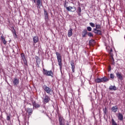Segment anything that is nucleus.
Segmentation results:
<instances>
[{"mask_svg": "<svg viewBox=\"0 0 125 125\" xmlns=\"http://www.w3.org/2000/svg\"><path fill=\"white\" fill-rule=\"evenodd\" d=\"M108 81H109V79H108L107 77H104L103 78H102V83H105L106 82H108Z\"/></svg>", "mask_w": 125, "mask_h": 125, "instance_id": "21", "label": "nucleus"}, {"mask_svg": "<svg viewBox=\"0 0 125 125\" xmlns=\"http://www.w3.org/2000/svg\"><path fill=\"white\" fill-rule=\"evenodd\" d=\"M110 61L112 64V65H115V60L114 59V57L113 56H110Z\"/></svg>", "mask_w": 125, "mask_h": 125, "instance_id": "24", "label": "nucleus"}, {"mask_svg": "<svg viewBox=\"0 0 125 125\" xmlns=\"http://www.w3.org/2000/svg\"><path fill=\"white\" fill-rule=\"evenodd\" d=\"M109 54L110 55V56H114V55L113 54V49H110V50H108Z\"/></svg>", "mask_w": 125, "mask_h": 125, "instance_id": "28", "label": "nucleus"}, {"mask_svg": "<svg viewBox=\"0 0 125 125\" xmlns=\"http://www.w3.org/2000/svg\"><path fill=\"white\" fill-rule=\"evenodd\" d=\"M109 89L110 90H117V87L115 86L111 85L109 87Z\"/></svg>", "mask_w": 125, "mask_h": 125, "instance_id": "23", "label": "nucleus"}, {"mask_svg": "<svg viewBox=\"0 0 125 125\" xmlns=\"http://www.w3.org/2000/svg\"><path fill=\"white\" fill-rule=\"evenodd\" d=\"M112 112L114 113H116V112L118 111V107L117 106H113L111 108Z\"/></svg>", "mask_w": 125, "mask_h": 125, "instance_id": "22", "label": "nucleus"}, {"mask_svg": "<svg viewBox=\"0 0 125 125\" xmlns=\"http://www.w3.org/2000/svg\"><path fill=\"white\" fill-rule=\"evenodd\" d=\"M44 10V20L46 23H47L49 20V16L48 15V12L45 9H43Z\"/></svg>", "mask_w": 125, "mask_h": 125, "instance_id": "4", "label": "nucleus"}, {"mask_svg": "<svg viewBox=\"0 0 125 125\" xmlns=\"http://www.w3.org/2000/svg\"><path fill=\"white\" fill-rule=\"evenodd\" d=\"M96 29H101V25L100 24H96Z\"/></svg>", "mask_w": 125, "mask_h": 125, "instance_id": "31", "label": "nucleus"}, {"mask_svg": "<svg viewBox=\"0 0 125 125\" xmlns=\"http://www.w3.org/2000/svg\"><path fill=\"white\" fill-rule=\"evenodd\" d=\"M96 83H102V78H98L95 80Z\"/></svg>", "mask_w": 125, "mask_h": 125, "instance_id": "26", "label": "nucleus"}, {"mask_svg": "<svg viewBox=\"0 0 125 125\" xmlns=\"http://www.w3.org/2000/svg\"><path fill=\"white\" fill-rule=\"evenodd\" d=\"M21 56L22 60L23 61L24 65H25V66H27L28 65V62H27V60L26 59V56H25V54L22 53L21 54Z\"/></svg>", "mask_w": 125, "mask_h": 125, "instance_id": "6", "label": "nucleus"}, {"mask_svg": "<svg viewBox=\"0 0 125 125\" xmlns=\"http://www.w3.org/2000/svg\"><path fill=\"white\" fill-rule=\"evenodd\" d=\"M111 123L112 125H118V124H117V123H116V121H115L114 119H112Z\"/></svg>", "mask_w": 125, "mask_h": 125, "instance_id": "29", "label": "nucleus"}, {"mask_svg": "<svg viewBox=\"0 0 125 125\" xmlns=\"http://www.w3.org/2000/svg\"><path fill=\"white\" fill-rule=\"evenodd\" d=\"M70 65L71 66V69L73 73L75 72V68L76 67L75 66V63L73 60L70 61Z\"/></svg>", "mask_w": 125, "mask_h": 125, "instance_id": "9", "label": "nucleus"}, {"mask_svg": "<svg viewBox=\"0 0 125 125\" xmlns=\"http://www.w3.org/2000/svg\"><path fill=\"white\" fill-rule=\"evenodd\" d=\"M43 73L45 76H50L51 77H53L52 76H53V73L51 70L47 71L45 69H43Z\"/></svg>", "mask_w": 125, "mask_h": 125, "instance_id": "5", "label": "nucleus"}, {"mask_svg": "<svg viewBox=\"0 0 125 125\" xmlns=\"http://www.w3.org/2000/svg\"><path fill=\"white\" fill-rule=\"evenodd\" d=\"M35 3H36L37 8L39 9H41V7L42 6V0H33Z\"/></svg>", "mask_w": 125, "mask_h": 125, "instance_id": "3", "label": "nucleus"}, {"mask_svg": "<svg viewBox=\"0 0 125 125\" xmlns=\"http://www.w3.org/2000/svg\"><path fill=\"white\" fill-rule=\"evenodd\" d=\"M66 10H67V11H69L70 12H75V11H76V7L75 6H68V7H66Z\"/></svg>", "mask_w": 125, "mask_h": 125, "instance_id": "7", "label": "nucleus"}, {"mask_svg": "<svg viewBox=\"0 0 125 125\" xmlns=\"http://www.w3.org/2000/svg\"><path fill=\"white\" fill-rule=\"evenodd\" d=\"M13 83L14 85H18V84H19V79L17 78H14V81H13Z\"/></svg>", "mask_w": 125, "mask_h": 125, "instance_id": "12", "label": "nucleus"}, {"mask_svg": "<svg viewBox=\"0 0 125 125\" xmlns=\"http://www.w3.org/2000/svg\"><path fill=\"white\" fill-rule=\"evenodd\" d=\"M77 12L79 16H81V13H82V8H81V7H78L77 8Z\"/></svg>", "mask_w": 125, "mask_h": 125, "instance_id": "20", "label": "nucleus"}, {"mask_svg": "<svg viewBox=\"0 0 125 125\" xmlns=\"http://www.w3.org/2000/svg\"><path fill=\"white\" fill-rule=\"evenodd\" d=\"M50 101V98L48 96L45 95V97L43 98V102H44V103H48Z\"/></svg>", "mask_w": 125, "mask_h": 125, "instance_id": "10", "label": "nucleus"}, {"mask_svg": "<svg viewBox=\"0 0 125 125\" xmlns=\"http://www.w3.org/2000/svg\"><path fill=\"white\" fill-rule=\"evenodd\" d=\"M116 75L118 80H120V81H123V80H124V78L123 77V75H122V73H121L120 72H117L116 73Z\"/></svg>", "mask_w": 125, "mask_h": 125, "instance_id": "8", "label": "nucleus"}, {"mask_svg": "<svg viewBox=\"0 0 125 125\" xmlns=\"http://www.w3.org/2000/svg\"><path fill=\"white\" fill-rule=\"evenodd\" d=\"M1 39L3 43H4V44H5L6 43V41H5V39H4V38H3V36H1Z\"/></svg>", "mask_w": 125, "mask_h": 125, "instance_id": "27", "label": "nucleus"}, {"mask_svg": "<svg viewBox=\"0 0 125 125\" xmlns=\"http://www.w3.org/2000/svg\"><path fill=\"white\" fill-rule=\"evenodd\" d=\"M103 111H104V114H107V108L105 107L104 108Z\"/></svg>", "mask_w": 125, "mask_h": 125, "instance_id": "34", "label": "nucleus"}, {"mask_svg": "<svg viewBox=\"0 0 125 125\" xmlns=\"http://www.w3.org/2000/svg\"><path fill=\"white\" fill-rule=\"evenodd\" d=\"M33 41L34 43H37V42H39V37L38 36L33 37Z\"/></svg>", "mask_w": 125, "mask_h": 125, "instance_id": "15", "label": "nucleus"}, {"mask_svg": "<svg viewBox=\"0 0 125 125\" xmlns=\"http://www.w3.org/2000/svg\"><path fill=\"white\" fill-rule=\"evenodd\" d=\"M94 31L95 34H97V35H102V32H101V30H97L96 28H94Z\"/></svg>", "mask_w": 125, "mask_h": 125, "instance_id": "16", "label": "nucleus"}, {"mask_svg": "<svg viewBox=\"0 0 125 125\" xmlns=\"http://www.w3.org/2000/svg\"><path fill=\"white\" fill-rule=\"evenodd\" d=\"M27 112L28 113L29 116H31L32 114H33V109L27 108Z\"/></svg>", "mask_w": 125, "mask_h": 125, "instance_id": "18", "label": "nucleus"}, {"mask_svg": "<svg viewBox=\"0 0 125 125\" xmlns=\"http://www.w3.org/2000/svg\"><path fill=\"white\" fill-rule=\"evenodd\" d=\"M87 30L88 31V32H91L92 28H91V27L90 26H88L87 27Z\"/></svg>", "mask_w": 125, "mask_h": 125, "instance_id": "33", "label": "nucleus"}, {"mask_svg": "<svg viewBox=\"0 0 125 125\" xmlns=\"http://www.w3.org/2000/svg\"><path fill=\"white\" fill-rule=\"evenodd\" d=\"M117 117L119 121L124 120V115H123V114L121 113V112L118 113Z\"/></svg>", "mask_w": 125, "mask_h": 125, "instance_id": "11", "label": "nucleus"}, {"mask_svg": "<svg viewBox=\"0 0 125 125\" xmlns=\"http://www.w3.org/2000/svg\"><path fill=\"white\" fill-rule=\"evenodd\" d=\"M13 36H14L15 38H17V34H16V32L15 31V30H14V31L13 33Z\"/></svg>", "mask_w": 125, "mask_h": 125, "instance_id": "35", "label": "nucleus"}, {"mask_svg": "<svg viewBox=\"0 0 125 125\" xmlns=\"http://www.w3.org/2000/svg\"><path fill=\"white\" fill-rule=\"evenodd\" d=\"M86 35H87V30H86V29H84L82 32V37H83V38H85V37H86Z\"/></svg>", "mask_w": 125, "mask_h": 125, "instance_id": "17", "label": "nucleus"}, {"mask_svg": "<svg viewBox=\"0 0 125 125\" xmlns=\"http://www.w3.org/2000/svg\"><path fill=\"white\" fill-rule=\"evenodd\" d=\"M89 25L91 27H92V28H94V27H95V24L93 22H90Z\"/></svg>", "mask_w": 125, "mask_h": 125, "instance_id": "30", "label": "nucleus"}, {"mask_svg": "<svg viewBox=\"0 0 125 125\" xmlns=\"http://www.w3.org/2000/svg\"><path fill=\"white\" fill-rule=\"evenodd\" d=\"M56 54L57 55L59 66H60V70L61 72H62V59H61V55L57 52L56 53Z\"/></svg>", "mask_w": 125, "mask_h": 125, "instance_id": "1", "label": "nucleus"}, {"mask_svg": "<svg viewBox=\"0 0 125 125\" xmlns=\"http://www.w3.org/2000/svg\"><path fill=\"white\" fill-rule=\"evenodd\" d=\"M72 36H73V29L70 28L68 31V38H70Z\"/></svg>", "mask_w": 125, "mask_h": 125, "instance_id": "13", "label": "nucleus"}, {"mask_svg": "<svg viewBox=\"0 0 125 125\" xmlns=\"http://www.w3.org/2000/svg\"><path fill=\"white\" fill-rule=\"evenodd\" d=\"M42 88L44 90L45 92L48 94H50V95L52 93V88L47 86V85L45 84L42 86Z\"/></svg>", "mask_w": 125, "mask_h": 125, "instance_id": "2", "label": "nucleus"}, {"mask_svg": "<svg viewBox=\"0 0 125 125\" xmlns=\"http://www.w3.org/2000/svg\"><path fill=\"white\" fill-rule=\"evenodd\" d=\"M87 35L88 37H93V34H92L91 32H87Z\"/></svg>", "mask_w": 125, "mask_h": 125, "instance_id": "32", "label": "nucleus"}, {"mask_svg": "<svg viewBox=\"0 0 125 125\" xmlns=\"http://www.w3.org/2000/svg\"><path fill=\"white\" fill-rule=\"evenodd\" d=\"M110 79H114L115 78V75H114V74H110Z\"/></svg>", "mask_w": 125, "mask_h": 125, "instance_id": "36", "label": "nucleus"}, {"mask_svg": "<svg viewBox=\"0 0 125 125\" xmlns=\"http://www.w3.org/2000/svg\"><path fill=\"white\" fill-rule=\"evenodd\" d=\"M32 104H33V107H35V108H40V107H41V105L36 103V102H32Z\"/></svg>", "mask_w": 125, "mask_h": 125, "instance_id": "19", "label": "nucleus"}, {"mask_svg": "<svg viewBox=\"0 0 125 125\" xmlns=\"http://www.w3.org/2000/svg\"><path fill=\"white\" fill-rule=\"evenodd\" d=\"M59 121L60 123V125H61L62 124H65V122H64V118L63 117L60 116L59 117Z\"/></svg>", "mask_w": 125, "mask_h": 125, "instance_id": "14", "label": "nucleus"}, {"mask_svg": "<svg viewBox=\"0 0 125 125\" xmlns=\"http://www.w3.org/2000/svg\"><path fill=\"white\" fill-rule=\"evenodd\" d=\"M94 43H95V41H94V40H91L89 42V45H93Z\"/></svg>", "mask_w": 125, "mask_h": 125, "instance_id": "25", "label": "nucleus"}, {"mask_svg": "<svg viewBox=\"0 0 125 125\" xmlns=\"http://www.w3.org/2000/svg\"><path fill=\"white\" fill-rule=\"evenodd\" d=\"M7 121H10V117L9 116H7L6 118Z\"/></svg>", "mask_w": 125, "mask_h": 125, "instance_id": "37", "label": "nucleus"}, {"mask_svg": "<svg viewBox=\"0 0 125 125\" xmlns=\"http://www.w3.org/2000/svg\"><path fill=\"white\" fill-rule=\"evenodd\" d=\"M66 125H70L69 124V122H67Z\"/></svg>", "mask_w": 125, "mask_h": 125, "instance_id": "38", "label": "nucleus"}]
</instances>
